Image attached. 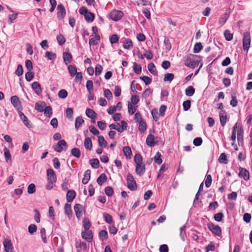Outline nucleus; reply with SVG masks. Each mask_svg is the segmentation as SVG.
I'll return each mask as SVG.
<instances>
[{"label":"nucleus","mask_w":252,"mask_h":252,"mask_svg":"<svg viewBox=\"0 0 252 252\" xmlns=\"http://www.w3.org/2000/svg\"><path fill=\"white\" fill-rule=\"evenodd\" d=\"M251 36L249 32H246L244 33L243 39V46L244 51L248 52L250 46Z\"/></svg>","instance_id":"f257e3e1"},{"label":"nucleus","mask_w":252,"mask_h":252,"mask_svg":"<svg viewBox=\"0 0 252 252\" xmlns=\"http://www.w3.org/2000/svg\"><path fill=\"white\" fill-rule=\"evenodd\" d=\"M74 210L76 217L78 220H80L83 215L85 213V209L84 207L80 204H76L74 206Z\"/></svg>","instance_id":"f03ea898"},{"label":"nucleus","mask_w":252,"mask_h":252,"mask_svg":"<svg viewBox=\"0 0 252 252\" xmlns=\"http://www.w3.org/2000/svg\"><path fill=\"white\" fill-rule=\"evenodd\" d=\"M191 55L188 56L185 62V64L188 66L194 68L199 64V61L193 59Z\"/></svg>","instance_id":"7ed1b4c3"},{"label":"nucleus","mask_w":252,"mask_h":252,"mask_svg":"<svg viewBox=\"0 0 252 252\" xmlns=\"http://www.w3.org/2000/svg\"><path fill=\"white\" fill-rule=\"evenodd\" d=\"M127 187L131 190H135L137 189V184L131 174L127 175Z\"/></svg>","instance_id":"20e7f679"},{"label":"nucleus","mask_w":252,"mask_h":252,"mask_svg":"<svg viewBox=\"0 0 252 252\" xmlns=\"http://www.w3.org/2000/svg\"><path fill=\"white\" fill-rule=\"evenodd\" d=\"M109 127L111 129H115L118 132H122L126 128V123L124 121H122V126L119 123L111 124Z\"/></svg>","instance_id":"39448f33"},{"label":"nucleus","mask_w":252,"mask_h":252,"mask_svg":"<svg viewBox=\"0 0 252 252\" xmlns=\"http://www.w3.org/2000/svg\"><path fill=\"white\" fill-rule=\"evenodd\" d=\"M123 16V13L121 11L114 10L110 13V18L114 21L119 20Z\"/></svg>","instance_id":"423d86ee"},{"label":"nucleus","mask_w":252,"mask_h":252,"mask_svg":"<svg viewBox=\"0 0 252 252\" xmlns=\"http://www.w3.org/2000/svg\"><path fill=\"white\" fill-rule=\"evenodd\" d=\"M63 147H67L66 142L64 140H60L53 146V148L56 151L60 153L63 150Z\"/></svg>","instance_id":"0eeeda50"},{"label":"nucleus","mask_w":252,"mask_h":252,"mask_svg":"<svg viewBox=\"0 0 252 252\" xmlns=\"http://www.w3.org/2000/svg\"><path fill=\"white\" fill-rule=\"evenodd\" d=\"M239 176L243 178L245 181H248L250 179V174L249 171L245 168L240 167L239 168Z\"/></svg>","instance_id":"6e6552de"},{"label":"nucleus","mask_w":252,"mask_h":252,"mask_svg":"<svg viewBox=\"0 0 252 252\" xmlns=\"http://www.w3.org/2000/svg\"><path fill=\"white\" fill-rule=\"evenodd\" d=\"M47 176L48 181L56 183L57 177L54 171L52 169H48L47 170Z\"/></svg>","instance_id":"1a4fd4ad"},{"label":"nucleus","mask_w":252,"mask_h":252,"mask_svg":"<svg viewBox=\"0 0 252 252\" xmlns=\"http://www.w3.org/2000/svg\"><path fill=\"white\" fill-rule=\"evenodd\" d=\"M209 229L217 236H220L221 235V231L220 227L218 225L210 224L208 226Z\"/></svg>","instance_id":"9d476101"},{"label":"nucleus","mask_w":252,"mask_h":252,"mask_svg":"<svg viewBox=\"0 0 252 252\" xmlns=\"http://www.w3.org/2000/svg\"><path fill=\"white\" fill-rule=\"evenodd\" d=\"M19 116L22 120L24 125L28 128H32V124L31 122L28 119L27 117L21 112H19Z\"/></svg>","instance_id":"9b49d317"},{"label":"nucleus","mask_w":252,"mask_h":252,"mask_svg":"<svg viewBox=\"0 0 252 252\" xmlns=\"http://www.w3.org/2000/svg\"><path fill=\"white\" fill-rule=\"evenodd\" d=\"M57 9L58 10L57 16L60 19H63L65 15V10L64 6L60 4L58 5Z\"/></svg>","instance_id":"f8f14e48"},{"label":"nucleus","mask_w":252,"mask_h":252,"mask_svg":"<svg viewBox=\"0 0 252 252\" xmlns=\"http://www.w3.org/2000/svg\"><path fill=\"white\" fill-rule=\"evenodd\" d=\"M32 88L36 94L40 95L41 94L42 90L40 85L38 82H33L32 84Z\"/></svg>","instance_id":"ddd939ff"},{"label":"nucleus","mask_w":252,"mask_h":252,"mask_svg":"<svg viewBox=\"0 0 252 252\" xmlns=\"http://www.w3.org/2000/svg\"><path fill=\"white\" fill-rule=\"evenodd\" d=\"M12 105L17 109H19L21 107V102L18 97L16 95L12 96L10 99Z\"/></svg>","instance_id":"4468645a"},{"label":"nucleus","mask_w":252,"mask_h":252,"mask_svg":"<svg viewBox=\"0 0 252 252\" xmlns=\"http://www.w3.org/2000/svg\"><path fill=\"white\" fill-rule=\"evenodd\" d=\"M82 237L88 242L92 241L93 239V234L91 230H88L82 232Z\"/></svg>","instance_id":"2eb2a0df"},{"label":"nucleus","mask_w":252,"mask_h":252,"mask_svg":"<svg viewBox=\"0 0 252 252\" xmlns=\"http://www.w3.org/2000/svg\"><path fill=\"white\" fill-rule=\"evenodd\" d=\"M145 171V166L143 164H137L136 166V174L141 176L144 174Z\"/></svg>","instance_id":"dca6fc26"},{"label":"nucleus","mask_w":252,"mask_h":252,"mask_svg":"<svg viewBox=\"0 0 252 252\" xmlns=\"http://www.w3.org/2000/svg\"><path fill=\"white\" fill-rule=\"evenodd\" d=\"M76 193L73 190H68L66 193V200L68 202H71L74 199Z\"/></svg>","instance_id":"f3484780"},{"label":"nucleus","mask_w":252,"mask_h":252,"mask_svg":"<svg viewBox=\"0 0 252 252\" xmlns=\"http://www.w3.org/2000/svg\"><path fill=\"white\" fill-rule=\"evenodd\" d=\"M220 120L221 125L223 126L226 122V115L225 111H220L219 113Z\"/></svg>","instance_id":"a211bd4d"},{"label":"nucleus","mask_w":252,"mask_h":252,"mask_svg":"<svg viewBox=\"0 0 252 252\" xmlns=\"http://www.w3.org/2000/svg\"><path fill=\"white\" fill-rule=\"evenodd\" d=\"M46 107V103L44 101L37 102L35 105V109L40 112H43Z\"/></svg>","instance_id":"6ab92c4d"},{"label":"nucleus","mask_w":252,"mask_h":252,"mask_svg":"<svg viewBox=\"0 0 252 252\" xmlns=\"http://www.w3.org/2000/svg\"><path fill=\"white\" fill-rule=\"evenodd\" d=\"M229 16V12H226L219 19V23L220 25H223Z\"/></svg>","instance_id":"aec40b11"},{"label":"nucleus","mask_w":252,"mask_h":252,"mask_svg":"<svg viewBox=\"0 0 252 252\" xmlns=\"http://www.w3.org/2000/svg\"><path fill=\"white\" fill-rule=\"evenodd\" d=\"M86 115L92 119H95L96 118V114L95 112L90 108H87L86 110Z\"/></svg>","instance_id":"412c9836"},{"label":"nucleus","mask_w":252,"mask_h":252,"mask_svg":"<svg viewBox=\"0 0 252 252\" xmlns=\"http://www.w3.org/2000/svg\"><path fill=\"white\" fill-rule=\"evenodd\" d=\"M91 172L90 170H87L85 172L84 178L82 179L83 184H86L88 183L90 179Z\"/></svg>","instance_id":"4be33fe9"},{"label":"nucleus","mask_w":252,"mask_h":252,"mask_svg":"<svg viewBox=\"0 0 252 252\" xmlns=\"http://www.w3.org/2000/svg\"><path fill=\"white\" fill-rule=\"evenodd\" d=\"M63 60L66 64L70 63L72 60L71 55L67 52H64L63 54Z\"/></svg>","instance_id":"5701e85b"},{"label":"nucleus","mask_w":252,"mask_h":252,"mask_svg":"<svg viewBox=\"0 0 252 252\" xmlns=\"http://www.w3.org/2000/svg\"><path fill=\"white\" fill-rule=\"evenodd\" d=\"M146 144L149 146H153L155 144L154 136L152 134H149L146 139Z\"/></svg>","instance_id":"b1692460"},{"label":"nucleus","mask_w":252,"mask_h":252,"mask_svg":"<svg viewBox=\"0 0 252 252\" xmlns=\"http://www.w3.org/2000/svg\"><path fill=\"white\" fill-rule=\"evenodd\" d=\"M84 121L82 119V118L80 116L77 117L75 119V127L76 129H78L79 127L81 126V125L84 123Z\"/></svg>","instance_id":"393cba45"},{"label":"nucleus","mask_w":252,"mask_h":252,"mask_svg":"<svg viewBox=\"0 0 252 252\" xmlns=\"http://www.w3.org/2000/svg\"><path fill=\"white\" fill-rule=\"evenodd\" d=\"M148 69L149 71L153 75H157L158 72L156 68V67L154 64L152 63H151L148 65Z\"/></svg>","instance_id":"a878e982"},{"label":"nucleus","mask_w":252,"mask_h":252,"mask_svg":"<svg viewBox=\"0 0 252 252\" xmlns=\"http://www.w3.org/2000/svg\"><path fill=\"white\" fill-rule=\"evenodd\" d=\"M64 213L69 218H70L72 217V211L71 209V206L70 204H65Z\"/></svg>","instance_id":"bb28decb"},{"label":"nucleus","mask_w":252,"mask_h":252,"mask_svg":"<svg viewBox=\"0 0 252 252\" xmlns=\"http://www.w3.org/2000/svg\"><path fill=\"white\" fill-rule=\"evenodd\" d=\"M195 93V90L192 86H189L185 90V94L187 96H191Z\"/></svg>","instance_id":"cd10ccee"},{"label":"nucleus","mask_w":252,"mask_h":252,"mask_svg":"<svg viewBox=\"0 0 252 252\" xmlns=\"http://www.w3.org/2000/svg\"><path fill=\"white\" fill-rule=\"evenodd\" d=\"M84 146L86 149L89 150H91L92 148V143L91 139L89 137L85 138L84 141Z\"/></svg>","instance_id":"c85d7f7f"},{"label":"nucleus","mask_w":252,"mask_h":252,"mask_svg":"<svg viewBox=\"0 0 252 252\" xmlns=\"http://www.w3.org/2000/svg\"><path fill=\"white\" fill-rule=\"evenodd\" d=\"M107 180V177L105 174H101L97 179V183L99 185H101L103 183L105 182Z\"/></svg>","instance_id":"c756f323"},{"label":"nucleus","mask_w":252,"mask_h":252,"mask_svg":"<svg viewBox=\"0 0 252 252\" xmlns=\"http://www.w3.org/2000/svg\"><path fill=\"white\" fill-rule=\"evenodd\" d=\"M68 69L69 71V73L71 76L73 77L77 73V68L76 67L72 65H69L68 66Z\"/></svg>","instance_id":"7c9ffc66"},{"label":"nucleus","mask_w":252,"mask_h":252,"mask_svg":"<svg viewBox=\"0 0 252 252\" xmlns=\"http://www.w3.org/2000/svg\"><path fill=\"white\" fill-rule=\"evenodd\" d=\"M243 129L242 126L238 127L237 130V140L238 142L243 141Z\"/></svg>","instance_id":"2f4dec72"},{"label":"nucleus","mask_w":252,"mask_h":252,"mask_svg":"<svg viewBox=\"0 0 252 252\" xmlns=\"http://www.w3.org/2000/svg\"><path fill=\"white\" fill-rule=\"evenodd\" d=\"M85 20L89 23L92 22L94 19V15L93 13L89 12L84 16Z\"/></svg>","instance_id":"473e14b6"},{"label":"nucleus","mask_w":252,"mask_h":252,"mask_svg":"<svg viewBox=\"0 0 252 252\" xmlns=\"http://www.w3.org/2000/svg\"><path fill=\"white\" fill-rule=\"evenodd\" d=\"M89 163L92 167L94 168H97L99 167V160L97 158H93L90 160Z\"/></svg>","instance_id":"72a5a7b5"},{"label":"nucleus","mask_w":252,"mask_h":252,"mask_svg":"<svg viewBox=\"0 0 252 252\" xmlns=\"http://www.w3.org/2000/svg\"><path fill=\"white\" fill-rule=\"evenodd\" d=\"M137 108V105H133L129 103L128 104V111L129 113L131 114H134L136 111Z\"/></svg>","instance_id":"f704fd0d"},{"label":"nucleus","mask_w":252,"mask_h":252,"mask_svg":"<svg viewBox=\"0 0 252 252\" xmlns=\"http://www.w3.org/2000/svg\"><path fill=\"white\" fill-rule=\"evenodd\" d=\"M71 153L74 157L76 158H79L81 156V152L79 149L74 148L71 150Z\"/></svg>","instance_id":"c9c22d12"},{"label":"nucleus","mask_w":252,"mask_h":252,"mask_svg":"<svg viewBox=\"0 0 252 252\" xmlns=\"http://www.w3.org/2000/svg\"><path fill=\"white\" fill-rule=\"evenodd\" d=\"M44 114L49 117H50L52 115V109L51 106H46L43 111Z\"/></svg>","instance_id":"e433bc0d"},{"label":"nucleus","mask_w":252,"mask_h":252,"mask_svg":"<svg viewBox=\"0 0 252 252\" xmlns=\"http://www.w3.org/2000/svg\"><path fill=\"white\" fill-rule=\"evenodd\" d=\"M98 142L100 147H106L107 145V142L105 140L104 138L102 136L98 137Z\"/></svg>","instance_id":"4c0bfd02"},{"label":"nucleus","mask_w":252,"mask_h":252,"mask_svg":"<svg viewBox=\"0 0 252 252\" xmlns=\"http://www.w3.org/2000/svg\"><path fill=\"white\" fill-rule=\"evenodd\" d=\"M134 161L135 163L137 164H142V158L141 156L139 154H136L134 158Z\"/></svg>","instance_id":"58836bf2"},{"label":"nucleus","mask_w":252,"mask_h":252,"mask_svg":"<svg viewBox=\"0 0 252 252\" xmlns=\"http://www.w3.org/2000/svg\"><path fill=\"white\" fill-rule=\"evenodd\" d=\"M139 130L141 132H144L146 129V123L143 121H140L139 122Z\"/></svg>","instance_id":"ea45409f"},{"label":"nucleus","mask_w":252,"mask_h":252,"mask_svg":"<svg viewBox=\"0 0 252 252\" xmlns=\"http://www.w3.org/2000/svg\"><path fill=\"white\" fill-rule=\"evenodd\" d=\"M154 160L158 164H160L162 163V159L161 158V154L159 152H158L155 157Z\"/></svg>","instance_id":"a19ab883"},{"label":"nucleus","mask_w":252,"mask_h":252,"mask_svg":"<svg viewBox=\"0 0 252 252\" xmlns=\"http://www.w3.org/2000/svg\"><path fill=\"white\" fill-rule=\"evenodd\" d=\"M224 35L225 39L227 41H230L233 38V34L231 33L228 30H226L224 32Z\"/></svg>","instance_id":"79ce46f5"},{"label":"nucleus","mask_w":252,"mask_h":252,"mask_svg":"<svg viewBox=\"0 0 252 252\" xmlns=\"http://www.w3.org/2000/svg\"><path fill=\"white\" fill-rule=\"evenodd\" d=\"M174 75L172 73H166L164 75V81H172L174 79Z\"/></svg>","instance_id":"37998d69"},{"label":"nucleus","mask_w":252,"mask_h":252,"mask_svg":"<svg viewBox=\"0 0 252 252\" xmlns=\"http://www.w3.org/2000/svg\"><path fill=\"white\" fill-rule=\"evenodd\" d=\"M133 68L134 71L136 74H139L141 71V65L136 63H134V64L133 66Z\"/></svg>","instance_id":"c03bdc74"},{"label":"nucleus","mask_w":252,"mask_h":252,"mask_svg":"<svg viewBox=\"0 0 252 252\" xmlns=\"http://www.w3.org/2000/svg\"><path fill=\"white\" fill-rule=\"evenodd\" d=\"M103 217L105 219V221L108 223H111L113 222V219L112 216L108 213H105L103 214Z\"/></svg>","instance_id":"a18cd8bd"},{"label":"nucleus","mask_w":252,"mask_h":252,"mask_svg":"<svg viewBox=\"0 0 252 252\" xmlns=\"http://www.w3.org/2000/svg\"><path fill=\"white\" fill-rule=\"evenodd\" d=\"M26 79L28 81H31L34 77V73L31 71H29L25 74Z\"/></svg>","instance_id":"49530a36"},{"label":"nucleus","mask_w":252,"mask_h":252,"mask_svg":"<svg viewBox=\"0 0 252 252\" xmlns=\"http://www.w3.org/2000/svg\"><path fill=\"white\" fill-rule=\"evenodd\" d=\"M83 227L85 228V229L86 230H89L91 226L89 220L87 218H85L83 220Z\"/></svg>","instance_id":"de8ad7c7"},{"label":"nucleus","mask_w":252,"mask_h":252,"mask_svg":"<svg viewBox=\"0 0 252 252\" xmlns=\"http://www.w3.org/2000/svg\"><path fill=\"white\" fill-rule=\"evenodd\" d=\"M212 176L211 175H207L205 181V185L207 188L210 187L212 183Z\"/></svg>","instance_id":"09e8293b"},{"label":"nucleus","mask_w":252,"mask_h":252,"mask_svg":"<svg viewBox=\"0 0 252 252\" xmlns=\"http://www.w3.org/2000/svg\"><path fill=\"white\" fill-rule=\"evenodd\" d=\"M219 160L220 163H226L227 162V159L225 153H222L220 154Z\"/></svg>","instance_id":"8fccbe9b"},{"label":"nucleus","mask_w":252,"mask_h":252,"mask_svg":"<svg viewBox=\"0 0 252 252\" xmlns=\"http://www.w3.org/2000/svg\"><path fill=\"white\" fill-rule=\"evenodd\" d=\"M45 57H47L49 60H54L56 58V54L51 52L47 51L45 53Z\"/></svg>","instance_id":"3c124183"},{"label":"nucleus","mask_w":252,"mask_h":252,"mask_svg":"<svg viewBox=\"0 0 252 252\" xmlns=\"http://www.w3.org/2000/svg\"><path fill=\"white\" fill-rule=\"evenodd\" d=\"M140 79L144 81L146 85L150 84L152 82V79L147 76H140Z\"/></svg>","instance_id":"603ef678"},{"label":"nucleus","mask_w":252,"mask_h":252,"mask_svg":"<svg viewBox=\"0 0 252 252\" xmlns=\"http://www.w3.org/2000/svg\"><path fill=\"white\" fill-rule=\"evenodd\" d=\"M40 235L43 242L44 243H47V239L46 236V231L44 228H42L40 231Z\"/></svg>","instance_id":"864d4df0"},{"label":"nucleus","mask_w":252,"mask_h":252,"mask_svg":"<svg viewBox=\"0 0 252 252\" xmlns=\"http://www.w3.org/2000/svg\"><path fill=\"white\" fill-rule=\"evenodd\" d=\"M202 48V45L201 43H197L193 48V52L195 53H199Z\"/></svg>","instance_id":"5fc2aeb1"},{"label":"nucleus","mask_w":252,"mask_h":252,"mask_svg":"<svg viewBox=\"0 0 252 252\" xmlns=\"http://www.w3.org/2000/svg\"><path fill=\"white\" fill-rule=\"evenodd\" d=\"M191 102L188 100L184 101L183 103V109L184 111H188L190 107Z\"/></svg>","instance_id":"6e6d98bb"},{"label":"nucleus","mask_w":252,"mask_h":252,"mask_svg":"<svg viewBox=\"0 0 252 252\" xmlns=\"http://www.w3.org/2000/svg\"><path fill=\"white\" fill-rule=\"evenodd\" d=\"M58 96L60 98H65L67 97V92L66 90H61L59 91V93H58Z\"/></svg>","instance_id":"4d7b16f0"},{"label":"nucleus","mask_w":252,"mask_h":252,"mask_svg":"<svg viewBox=\"0 0 252 252\" xmlns=\"http://www.w3.org/2000/svg\"><path fill=\"white\" fill-rule=\"evenodd\" d=\"M35 191V186L34 184H31L28 187V192L29 194H32Z\"/></svg>","instance_id":"13d9d810"},{"label":"nucleus","mask_w":252,"mask_h":252,"mask_svg":"<svg viewBox=\"0 0 252 252\" xmlns=\"http://www.w3.org/2000/svg\"><path fill=\"white\" fill-rule=\"evenodd\" d=\"M99 237L102 241H104L107 238V232L105 230H102L99 232Z\"/></svg>","instance_id":"bf43d9fd"},{"label":"nucleus","mask_w":252,"mask_h":252,"mask_svg":"<svg viewBox=\"0 0 252 252\" xmlns=\"http://www.w3.org/2000/svg\"><path fill=\"white\" fill-rule=\"evenodd\" d=\"M139 98L136 94H132L131 98V104L133 105H135L139 102Z\"/></svg>","instance_id":"052dcab7"},{"label":"nucleus","mask_w":252,"mask_h":252,"mask_svg":"<svg viewBox=\"0 0 252 252\" xmlns=\"http://www.w3.org/2000/svg\"><path fill=\"white\" fill-rule=\"evenodd\" d=\"M57 40L60 45H63L65 41V38L62 34H59L57 36Z\"/></svg>","instance_id":"680f3d73"},{"label":"nucleus","mask_w":252,"mask_h":252,"mask_svg":"<svg viewBox=\"0 0 252 252\" xmlns=\"http://www.w3.org/2000/svg\"><path fill=\"white\" fill-rule=\"evenodd\" d=\"M73 109L71 108H68L66 110V117L68 119H72L73 118Z\"/></svg>","instance_id":"e2e57ef3"},{"label":"nucleus","mask_w":252,"mask_h":252,"mask_svg":"<svg viewBox=\"0 0 252 252\" xmlns=\"http://www.w3.org/2000/svg\"><path fill=\"white\" fill-rule=\"evenodd\" d=\"M185 227V225L180 227V236L183 241H185V237L186 236Z\"/></svg>","instance_id":"0e129e2a"},{"label":"nucleus","mask_w":252,"mask_h":252,"mask_svg":"<svg viewBox=\"0 0 252 252\" xmlns=\"http://www.w3.org/2000/svg\"><path fill=\"white\" fill-rule=\"evenodd\" d=\"M37 230V227L35 224H31L28 227V230L30 234H32L36 232Z\"/></svg>","instance_id":"69168bd1"},{"label":"nucleus","mask_w":252,"mask_h":252,"mask_svg":"<svg viewBox=\"0 0 252 252\" xmlns=\"http://www.w3.org/2000/svg\"><path fill=\"white\" fill-rule=\"evenodd\" d=\"M23 67L21 64H19L17 66V68L15 71V74L17 76H21L23 74Z\"/></svg>","instance_id":"338daca9"},{"label":"nucleus","mask_w":252,"mask_h":252,"mask_svg":"<svg viewBox=\"0 0 252 252\" xmlns=\"http://www.w3.org/2000/svg\"><path fill=\"white\" fill-rule=\"evenodd\" d=\"M105 193L108 196H111L113 195V190L111 187H107L105 189Z\"/></svg>","instance_id":"774afa93"}]
</instances>
